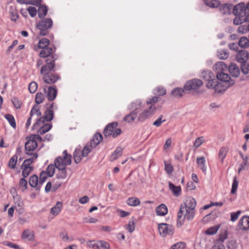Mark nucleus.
I'll return each mask as SVG.
<instances>
[{
	"mask_svg": "<svg viewBox=\"0 0 249 249\" xmlns=\"http://www.w3.org/2000/svg\"><path fill=\"white\" fill-rule=\"evenodd\" d=\"M63 158L58 157L54 160L55 167L59 170L56 174L58 179H65L67 176V172L66 170V166L70 165L71 163V156L67 153V150L63 152Z\"/></svg>",
	"mask_w": 249,
	"mask_h": 249,
	"instance_id": "nucleus-1",
	"label": "nucleus"
},
{
	"mask_svg": "<svg viewBox=\"0 0 249 249\" xmlns=\"http://www.w3.org/2000/svg\"><path fill=\"white\" fill-rule=\"evenodd\" d=\"M103 139L102 135L100 133H96L93 138L84 147L81 152L82 157H86L91 150L98 145Z\"/></svg>",
	"mask_w": 249,
	"mask_h": 249,
	"instance_id": "nucleus-2",
	"label": "nucleus"
},
{
	"mask_svg": "<svg viewBox=\"0 0 249 249\" xmlns=\"http://www.w3.org/2000/svg\"><path fill=\"white\" fill-rule=\"evenodd\" d=\"M195 210L188 209L187 208L181 209L180 207L179 212L178 213L177 226L180 227L183 224L184 220L188 221L192 220L194 217Z\"/></svg>",
	"mask_w": 249,
	"mask_h": 249,
	"instance_id": "nucleus-3",
	"label": "nucleus"
},
{
	"mask_svg": "<svg viewBox=\"0 0 249 249\" xmlns=\"http://www.w3.org/2000/svg\"><path fill=\"white\" fill-rule=\"evenodd\" d=\"M57 58V55L55 54L53 55L51 57H50L48 59H46V64L43 65L40 70L41 74L45 75L51 73L50 72L52 71H55V61L56 60Z\"/></svg>",
	"mask_w": 249,
	"mask_h": 249,
	"instance_id": "nucleus-4",
	"label": "nucleus"
},
{
	"mask_svg": "<svg viewBox=\"0 0 249 249\" xmlns=\"http://www.w3.org/2000/svg\"><path fill=\"white\" fill-rule=\"evenodd\" d=\"M53 20L50 18H45L40 21L37 24V28L40 30L39 35L42 36L48 34V29H50L53 25Z\"/></svg>",
	"mask_w": 249,
	"mask_h": 249,
	"instance_id": "nucleus-5",
	"label": "nucleus"
},
{
	"mask_svg": "<svg viewBox=\"0 0 249 249\" xmlns=\"http://www.w3.org/2000/svg\"><path fill=\"white\" fill-rule=\"evenodd\" d=\"M118 124L117 122H113L106 126L104 130L105 136H112L113 138H116L120 135L121 133V129L117 128Z\"/></svg>",
	"mask_w": 249,
	"mask_h": 249,
	"instance_id": "nucleus-6",
	"label": "nucleus"
},
{
	"mask_svg": "<svg viewBox=\"0 0 249 249\" xmlns=\"http://www.w3.org/2000/svg\"><path fill=\"white\" fill-rule=\"evenodd\" d=\"M206 86L209 89H212L218 92L225 91L230 86L221 82H218L217 79L207 82Z\"/></svg>",
	"mask_w": 249,
	"mask_h": 249,
	"instance_id": "nucleus-7",
	"label": "nucleus"
},
{
	"mask_svg": "<svg viewBox=\"0 0 249 249\" xmlns=\"http://www.w3.org/2000/svg\"><path fill=\"white\" fill-rule=\"evenodd\" d=\"M203 84L201 80L194 79L187 82L184 86V89L186 91H196Z\"/></svg>",
	"mask_w": 249,
	"mask_h": 249,
	"instance_id": "nucleus-8",
	"label": "nucleus"
},
{
	"mask_svg": "<svg viewBox=\"0 0 249 249\" xmlns=\"http://www.w3.org/2000/svg\"><path fill=\"white\" fill-rule=\"evenodd\" d=\"M157 108L155 105H151L150 107L141 113L138 116V121L143 122L145 120L152 116L156 111Z\"/></svg>",
	"mask_w": 249,
	"mask_h": 249,
	"instance_id": "nucleus-9",
	"label": "nucleus"
},
{
	"mask_svg": "<svg viewBox=\"0 0 249 249\" xmlns=\"http://www.w3.org/2000/svg\"><path fill=\"white\" fill-rule=\"evenodd\" d=\"M27 139H28V140L25 144V153L27 155L34 154L35 153L33 152L37 146V142L32 139L31 136L27 138Z\"/></svg>",
	"mask_w": 249,
	"mask_h": 249,
	"instance_id": "nucleus-10",
	"label": "nucleus"
},
{
	"mask_svg": "<svg viewBox=\"0 0 249 249\" xmlns=\"http://www.w3.org/2000/svg\"><path fill=\"white\" fill-rule=\"evenodd\" d=\"M158 229L160 234L162 236H165L167 235H172L174 233V227L168 224H160L159 225Z\"/></svg>",
	"mask_w": 249,
	"mask_h": 249,
	"instance_id": "nucleus-11",
	"label": "nucleus"
},
{
	"mask_svg": "<svg viewBox=\"0 0 249 249\" xmlns=\"http://www.w3.org/2000/svg\"><path fill=\"white\" fill-rule=\"evenodd\" d=\"M43 90L46 94L47 98L49 101H53L56 97L57 90L55 86H44Z\"/></svg>",
	"mask_w": 249,
	"mask_h": 249,
	"instance_id": "nucleus-12",
	"label": "nucleus"
},
{
	"mask_svg": "<svg viewBox=\"0 0 249 249\" xmlns=\"http://www.w3.org/2000/svg\"><path fill=\"white\" fill-rule=\"evenodd\" d=\"M244 16L235 17L233 20V23L235 25H239L244 21L248 20V16L249 15V2L244 8Z\"/></svg>",
	"mask_w": 249,
	"mask_h": 249,
	"instance_id": "nucleus-13",
	"label": "nucleus"
},
{
	"mask_svg": "<svg viewBox=\"0 0 249 249\" xmlns=\"http://www.w3.org/2000/svg\"><path fill=\"white\" fill-rule=\"evenodd\" d=\"M216 77L217 79L220 81V82L224 83V84L228 85L229 86L233 85L234 83V81L231 79L230 75L225 72L216 73Z\"/></svg>",
	"mask_w": 249,
	"mask_h": 249,
	"instance_id": "nucleus-14",
	"label": "nucleus"
},
{
	"mask_svg": "<svg viewBox=\"0 0 249 249\" xmlns=\"http://www.w3.org/2000/svg\"><path fill=\"white\" fill-rule=\"evenodd\" d=\"M42 79L45 83L52 84L59 80L60 76L57 74L50 73L48 74L43 75Z\"/></svg>",
	"mask_w": 249,
	"mask_h": 249,
	"instance_id": "nucleus-15",
	"label": "nucleus"
},
{
	"mask_svg": "<svg viewBox=\"0 0 249 249\" xmlns=\"http://www.w3.org/2000/svg\"><path fill=\"white\" fill-rule=\"evenodd\" d=\"M128 107L129 109L132 110V112H135L136 114H138L142 108V102L141 100H137L131 103Z\"/></svg>",
	"mask_w": 249,
	"mask_h": 249,
	"instance_id": "nucleus-16",
	"label": "nucleus"
},
{
	"mask_svg": "<svg viewBox=\"0 0 249 249\" xmlns=\"http://www.w3.org/2000/svg\"><path fill=\"white\" fill-rule=\"evenodd\" d=\"M236 60L240 63L246 62L249 58V53L246 50L239 51L236 54Z\"/></svg>",
	"mask_w": 249,
	"mask_h": 249,
	"instance_id": "nucleus-17",
	"label": "nucleus"
},
{
	"mask_svg": "<svg viewBox=\"0 0 249 249\" xmlns=\"http://www.w3.org/2000/svg\"><path fill=\"white\" fill-rule=\"evenodd\" d=\"M196 204V200L194 198H189L186 202L181 204L180 207H181L182 210L187 208L195 210Z\"/></svg>",
	"mask_w": 249,
	"mask_h": 249,
	"instance_id": "nucleus-18",
	"label": "nucleus"
},
{
	"mask_svg": "<svg viewBox=\"0 0 249 249\" xmlns=\"http://www.w3.org/2000/svg\"><path fill=\"white\" fill-rule=\"evenodd\" d=\"M244 4L243 3H239L234 7L232 6V13L236 17L244 16Z\"/></svg>",
	"mask_w": 249,
	"mask_h": 249,
	"instance_id": "nucleus-19",
	"label": "nucleus"
},
{
	"mask_svg": "<svg viewBox=\"0 0 249 249\" xmlns=\"http://www.w3.org/2000/svg\"><path fill=\"white\" fill-rule=\"evenodd\" d=\"M53 48L49 47L43 49L39 53V56L42 58H46L48 59L51 57L53 55L55 54L53 53Z\"/></svg>",
	"mask_w": 249,
	"mask_h": 249,
	"instance_id": "nucleus-20",
	"label": "nucleus"
},
{
	"mask_svg": "<svg viewBox=\"0 0 249 249\" xmlns=\"http://www.w3.org/2000/svg\"><path fill=\"white\" fill-rule=\"evenodd\" d=\"M200 77L208 82L214 81L215 79L214 74L211 71L208 70L203 71Z\"/></svg>",
	"mask_w": 249,
	"mask_h": 249,
	"instance_id": "nucleus-21",
	"label": "nucleus"
},
{
	"mask_svg": "<svg viewBox=\"0 0 249 249\" xmlns=\"http://www.w3.org/2000/svg\"><path fill=\"white\" fill-rule=\"evenodd\" d=\"M227 65L223 62H218L213 66V69L215 71L216 73L224 72L227 70Z\"/></svg>",
	"mask_w": 249,
	"mask_h": 249,
	"instance_id": "nucleus-22",
	"label": "nucleus"
},
{
	"mask_svg": "<svg viewBox=\"0 0 249 249\" xmlns=\"http://www.w3.org/2000/svg\"><path fill=\"white\" fill-rule=\"evenodd\" d=\"M239 225L242 230H248L249 229V216L247 215L243 216L239 220Z\"/></svg>",
	"mask_w": 249,
	"mask_h": 249,
	"instance_id": "nucleus-23",
	"label": "nucleus"
},
{
	"mask_svg": "<svg viewBox=\"0 0 249 249\" xmlns=\"http://www.w3.org/2000/svg\"><path fill=\"white\" fill-rule=\"evenodd\" d=\"M232 9V4L225 3L220 8V11L223 15H230Z\"/></svg>",
	"mask_w": 249,
	"mask_h": 249,
	"instance_id": "nucleus-24",
	"label": "nucleus"
},
{
	"mask_svg": "<svg viewBox=\"0 0 249 249\" xmlns=\"http://www.w3.org/2000/svg\"><path fill=\"white\" fill-rule=\"evenodd\" d=\"M29 183L32 187L36 188V189L38 190L40 189V187L38 182V177L36 175H34L32 176L30 178Z\"/></svg>",
	"mask_w": 249,
	"mask_h": 249,
	"instance_id": "nucleus-25",
	"label": "nucleus"
},
{
	"mask_svg": "<svg viewBox=\"0 0 249 249\" xmlns=\"http://www.w3.org/2000/svg\"><path fill=\"white\" fill-rule=\"evenodd\" d=\"M29 155L31 156V157L25 160L23 162L21 167H32L30 165L38 157V154L37 153H34V154Z\"/></svg>",
	"mask_w": 249,
	"mask_h": 249,
	"instance_id": "nucleus-26",
	"label": "nucleus"
},
{
	"mask_svg": "<svg viewBox=\"0 0 249 249\" xmlns=\"http://www.w3.org/2000/svg\"><path fill=\"white\" fill-rule=\"evenodd\" d=\"M228 70L230 74L233 77H236L239 74L238 67L235 64L231 63L228 67Z\"/></svg>",
	"mask_w": 249,
	"mask_h": 249,
	"instance_id": "nucleus-27",
	"label": "nucleus"
},
{
	"mask_svg": "<svg viewBox=\"0 0 249 249\" xmlns=\"http://www.w3.org/2000/svg\"><path fill=\"white\" fill-rule=\"evenodd\" d=\"M53 106V103H52L50 106L49 108L47 109L45 112V115L43 116L46 121L50 122L53 119V112L52 110V108Z\"/></svg>",
	"mask_w": 249,
	"mask_h": 249,
	"instance_id": "nucleus-28",
	"label": "nucleus"
},
{
	"mask_svg": "<svg viewBox=\"0 0 249 249\" xmlns=\"http://www.w3.org/2000/svg\"><path fill=\"white\" fill-rule=\"evenodd\" d=\"M156 213L158 215L164 216L168 213L167 208L164 204H161L157 207Z\"/></svg>",
	"mask_w": 249,
	"mask_h": 249,
	"instance_id": "nucleus-29",
	"label": "nucleus"
},
{
	"mask_svg": "<svg viewBox=\"0 0 249 249\" xmlns=\"http://www.w3.org/2000/svg\"><path fill=\"white\" fill-rule=\"evenodd\" d=\"M39 5L38 9V16L39 18H44L47 14L48 8L47 7L44 5H41L40 3L37 5Z\"/></svg>",
	"mask_w": 249,
	"mask_h": 249,
	"instance_id": "nucleus-30",
	"label": "nucleus"
},
{
	"mask_svg": "<svg viewBox=\"0 0 249 249\" xmlns=\"http://www.w3.org/2000/svg\"><path fill=\"white\" fill-rule=\"evenodd\" d=\"M122 152L123 149L121 147H117L116 149L114 151V152L110 156L109 160L111 161H113L115 160H117L119 157L121 156L122 154Z\"/></svg>",
	"mask_w": 249,
	"mask_h": 249,
	"instance_id": "nucleus-31",
	"label": "nucleus"
},
{
	"mask_svg": "<svg viewBox=\"0 0 249 249\" xmlns=\"http://www.w3.org/2000/svg\"><path fill=\"white\" fill-rule=\"evenodd\" d=\"M22 238L27 239L28 241H33L34 240V233L30 230H26L22 233Z\"/></svg>",
	"mask_w": 249,
	"mask_h": 249,
	"instance_id": "nucleus-32",
	"label": "nucleus"
},
{
	"mask_svg": "<svg viewBox=\"0 0 249 249\" xmlns=\"http://www.w3.org/2000/svg\"><path fill=\"white\" fill-rule=\"evenodd\" d=\"M137 118H138V114H136L135 112L131 111L124 117V121L128 123H130L133 122Z\"/></svg>",
	"mask_w": 249,
	"mask_h": 249,
	"instance_id": "nucleus-33",
	"label": "nucleus"
},
{
	"mask_svg": "<svg viewBox=\"0 0 249 249\" xmlns=\"http://www.w3.org/2000/svg\"><path fill=\"white\" fill-rule=\"evenodd\" d=\"M62 207V203L60 201H58L55 205L51 208V213L54 215H57Z\"/></svg>",
	"mask_w": 249,
	"mask_h": 249,
	"instance_id": "nucleus-34",
	"label": "nucleus"
},
{
	"mask_svg": "<svg viewBox=\"0 0 249 249\" xmlns=\"http://www.w3.org/2000/svg\"><path fill=\"white\" fill-rule=\"evenodd\" d=\"M135 219L134 217H132L129 220L128 224L125 226V228L130 233L132 232L135 230Z\"/></svg>",
	"mask_w": 249,
	"mask_h": 249,
	"instance_id": "nucleus-35",
	"label": "nucleus"
},
{
	"mask_svg": "<svg viewBox=\"0 0 249 249\" xmlns=\"http://www.w3.org/2000/svg\"><path fill=\"white\" fill-rule=\"evenodd\" d=\"M126 203L129 206H137L140 205V201L137 197H131L127 199Z\"/></svg>",
	"mask_w": 249,
	"mask_h": 249,
	"instance_id": "nucleus-36",
	"label": "nucleus"
},
{
	"mask_svg": "<svg viewBox=\"0 0 249 249\" xmlns=\"http://www.w3.org/2000/svg\"><path fill=\"white\" fill-rule=\"evenodd\" d=\"M206 5L212 8L217 7L220 4L218 0H204Z\"/></svg>",
	"mask_w": 249,
	"mask_h": 249,
	"instance_id": "nucleus-37",
	"label": "nucleus"
},
{
	"mask_svg": "<svg viewBox=\"0 0 249 249\" xmlns=\"http://www.w3.org/2000/svg\"><path fill=\"white\" fill-rule=\"evenodd\" d=\"M184 91V89L176 88L172 91L171 93L175 97L178 98L182 96Z\"/></svg>",
	"mask_w": 249,
	"mask_h": 249,
	"instance_id": "nucleus-38",
	"label": "nucleus"
},
{
	"mask_svg": "<svg viewBox=\"0 0 249 249\" xmlns=\"http://www.w3.org/2000/svg\"><path fill=\"white\" fill-rule=\"evenodd\" d=\"M238 44L241 48H246L249 46V40L246 37L243 36L240 38Z\"/></svg>",
	"mask_w": 249,
	"mask_h": 249,
	"instance_id": "nucleus-39",
	"label": "nucleus"
},
{
	"mask_svg": "<svg viewBox=\"0 0 249 249\" xmlns=\"http://www.w3.org/2000/svg\"><path fill=\"white\" fill-rule=\"evenodd\" d=\"M50 43V40L47 38H42L39 41L38 43V47L40 49L46 48V47H49Z\"/></svg>",
	"mask_w": 249,
	"mask_h": 249,
	"instance_id": "nucleus-40",
	"label": "nucleus"
},
{
	"mask_svg": "<svg viewBox=\"0 0 249 249\" xmlns=\"http://www.w3.org/2000/svg\"><path fill=\"white\" fill-rule=\"evenodd\" d=\"M5 118L8 121L10 125L14 128L16 127V123L14 116L10 114H6L4 116Z\"/></svg>",
	"mask_w": 249,
	"mask_h": 249,
	"instance_id": "nucleus-41",
	"label": "nucleus"
},
{
	"mask_svg": "<svg viewBox=\"0 0 249 249\" xmlns=\"http://www.w3.org/2000/svg\"><path fill=\"white\" fill-rule=\"evenodd\" d=\"M169 188L176 196H178L181 191V188L180 186H176L171 182L169 183Z\"/></svg>",
	"mask_w": 249,
	"mask_h": 249,
	"instance_id": "nucleus-42",
	"label": "nucleus"
},
{
	"mask_svg": "<svg viewBox=\"0 0 249 249\" xmlns=\"http://www.w3.org/2000/svg\"><path fill=\"white\" fill-rule=\"evenodd\" d=\"M51 128L52 125L48 124H45L37 130V133L42 135L49 131Z\"/></svg>",
	"mask_w": 249,
	"mask_h": 249,
	"instance_id": "nucleus-43",
	"label": "nucleus"
},
{
	"mask_svg": "<svg viewBox=\"0 0 249 249\" xmlns=\"http://www.w3.org/2000/svg\"><path fill=\"white\" fill-rule=\"evenodd\" d=\"M81 151L79 149H75L73 153V159L76 163H79L82 159Z\"/></svg>",
	"mask_w": 249,
	"mask_h": 249,
	"instance_id": "nucleus-44",
	"label": "nucleus"
},
{
	"mask_svg": "<svg viewBox=\"0 0 249 249\" xmlns=\"http://www.w3.org/2000/svg\"><path fill=\"white\" fill-rule=\"evenodd\" d=\"M18 157L16 155H14L12 156L9 162H8V167L11 169H15L16 167V164L17 163Z\"/></svg>",
	"mask_w": 249,
	"mask_h": 249,
	"instance_id": "nucleus-45",
	"label": "nucleus"
},
{
	"mask_svg": "<svg viewBox=\"0 0 249 249\" xmlns=\"http://www.w3.org/2000/svg\"><path fill=\"white\" fill-rule=\"evenodd\" d=\"M55 165L50 164L47 168L46 171H45V173L48 175V176L50 177H52L53 176L54 173L55 171Z\"/></svg>",
	"mask_w": 249,
	"mask_h": 249,
	"instance_id": "nucleus-46",
	"label": "nucleus"
},
{
	"mask_svg": "<svg viewBox=\"0 0 249 249\" xmlns=\"http://www.w3.org/2000/svg\"><path fill=\"white\" fill-rule=\"evenodd\" d=\"M60 236L61 239L66 242H68L70 241H71L73 240V238L71 237H69L68 236V234L66 231H63L60 233Z\"/></svg>",
	"mask_w": 249,
	"mask_h": 249,
	"instance_id": "nucleus-47",
	"label": "nucleus"
},
{
	"mask_svg": "<svg viewBox=\"0 0 249 249\" xmlns=\"http://www.w3.org/2000/svg\"><path fill=\"white\" fill-rule=\"evenodd\" d=\"M217 56L220 59H225L229 56L228 53L225 50H220L217 51Z\"/></svg>",
	"mask_w": 249,
	"mask_h": 249,
	"instance_id": "nucleus-48",
	"label": "nucleus"
},
{
	"mask_svg": "<svg viewBox=\"0 0 249 249\" xmlns=\"http://www.w3.org/2000/svg\"><path fill=\"white\" fill-rule=\"evenodd\" d=\"M45 121L46 120L43 117H40V118L38 119L37 120L36 122L33 124L32 126V129H35L37 128L38 126H40L43 125L44 124Z\"/></svg>",
	"mask_w": 249,
	"mask_h": 249,
	"instance_id": "nucleus-49",
	"label": "nucleus"
},
{
	"mask_svg": "<svg viewBox=\"0 0 249 249\" xmlns=\"http://www.w3.org/2000/svg\"><path fill=\"white\" fill-rule=\"evenodd\" d=\"M49 177L46 173H45V171H43L41 172L40 174L39 180L38 181L40 187H41V185L46 181L47 178Z\"/></svg>",
	"mask_w": 249,
	"mask_h": 249,
	"instance_id": "nucleus-50",
	"label": "nucleus"
},
{
	"mask_svg": "<svg viewBox=\"0 0 249 249\" xmlns=\"http://www.w3.org/2000/svg\"><path fill=\"white\" fill-rule=\"evenodd\" d=\"M109 244L102 241L97 242V249H109Z\"/></svg>",
	"mask_w": 249,
	"mask_h": 249,
	"instance_id": "nucleus-51",
	"label": "nucleus"
},
{
	"mask_svg": "<svg viewBox=\"0 0 249 249\" xmlns=\"http://www.w3.org/2000/svg\"><path fill=\"white\" fill-rule=\"evenodd\" d=\"M155 94L158 96H162L166 94V89L162 87H157L154 92Z\"/></svg>",
	"mask_w": 249,
	"mask_h": 249,
	"instance_id": "nucleus-52",
	"label": "nucleus"
},
{
	"mask_svg": "<svg viewBox=\"0 0 249 249\" xmlns=\"http://www.w3.org/2000/svg\"><path fill=\"white\" fill-rule=\"evenodd\" d=\"M34 114H36L37 116H40L41 115V112L39 110V107L37 106H34L30 111V115L31 116H33Z\"/></svg>",
	"mask_w": 249,
	"mask_h": 249,
	"instance_id": "nucleus-53",
	"label": "nucleus"
},
{
	"mask_svg": "<svg viewBox=\"0 0 249 249\" xmlns=\"http://www.w3.org/2000/svg\"><path fill=\"white\" fill-rule=\"evenodd\" d=\"M22 169V175L24 178L27 177L31 172L33 170V167H21Z\"/></svg>",
	"mask_w": 249,
	"mask_h": 249,
	"instance_id": "nucleus-54",
	"label": "nucleus"
},
{
	"mask_svg": "<svg viewBox=\"0 0 249 249\" xmlns=\"http://www.w3.org/2000/svg\"><path fill=\"white\" fill-rule=\"evenodd\" d=\"M240 24L241 25L238 28V31L239 32L245 34L249 31L248 30V28H247V22H244V23H241Z\"/></svg>",
	"mask_w": 249,
	"mask_h": 249,
	"instance_id": "nucleus-55",
	"label": "nucleus"
},
{
	"mask_svg": "<svg viewBox=\"0 0 249 249\" xmlns=\"http://www.w3.org/2000/svg\"><path fill=\"white\" fill-rule=\"evenodd\" d=\"M204 142V137L202 136L199 137L195 140L194 143V146L196 149L198 148Z\"/></svg>",
	"mask_w": 249,
	"mask_h": 249,
	"instance_id": "nucleus-56",
	"label": "nucleus"
},
{
	"mask_svg": "<svg viewBox=\"0 0 249 249\" xmlns=\"http://www.w3.org/2000/svg\"><path fill=\"white\" fill-rule=\"evenodd\" d=\"M238 186V181L237 180L236 177H234L233 179V182L231 187V193L234 194L236 193L237 187Z\"/></svg>",
	"mask_w": 249,
	"mask_h": 249,
	"instance_id": "nucleus-57",
	"label": "nucleus"
},
{
	"mask_svg": "<svg viewBox=\"0 0 249 249\" xmlns=\"http://www.w3.org/2000/svg\"><path fill=\"white\" fill-rule=\"evenodd\" d=\"M241 70L244 74L249 73V64L247 62L241 64Z\"/></svg>",
	"mask_w": 249,
	"mask_h": 249,
	"instance_id": "nucleus-58",
	"label": "nucleus"
},
{
	"mask_svg": "<svg viewBox=\"0 0 249 249\" xmlns=\"http://www.w3.org/2000/svg\"><path fill=\"white\" fill-rule=\"evenodd\" d=\"M218 228L217 226L212 227L205 231V233L207 235H213L217 232Z\"/></svg>",
	"mask_w": 249,
	"mask_h": 249,
	"instance_id": "nucleus-59",
	"label": "nucleus"
},
{
	"mask_svg": "<svg viewBox=\"0 0 249 249\" xmlns=\"http://www.w3.org/2000/svg\"><path fill=\"white\" fill-rule=\"evenodd\" d=\"M44 99V95L41 92H38L36 94L35 102L37 104H39L43 101Z\"/></svg>",
	"mask_w": 249,
	"mask_h": 249,
	"instance_id": "nucleus-60",
	"label": "nucleus"
},
{
	"mask_svg": "<svg viewBox=\"0 0 249 249\" xmlns=\"http://www.w3.org/2000/svg\"><path fill=\"white\" fill-rule=\"evenodd\" d=\"M185 247V244L184 242H180L172 245L170 249H183Z\"/></svg>",
	"mask_w": 249,
	"mask_h": 249,
	"instance_id": "nucleus-61",
	"label": "nucleus"
},
{
	"mask_svg": "<svg viewBox=\"0 0 249 249\" xmlns=\"http://www.w3.org/2000/svg\"><path fill=\"white\" fill-rule=\"evenodd\" d=\"M29 90L32 93H35L37 89V84L35 82H31L29 85Z\"/></svg>",
	"mask_w": 249,
	"mask_h": 249,
	"instance_id": "nucleus-62",
	"label": "nucleus"
},
{
	"mask_svg": "<svg viewBox=\"0 0 249 249\" xmlns=\"http://www.w3.org/2000/svg\"><path fill=\"white\" fill-rule=\"evenodd\" d=\"M227 150L226 148H221L219 152V158L221 160V161L223 162L224 158H225L227 154Z\"/></svg>",
	"mask_w": 249,
	"mask_h": 249,
	"instance_id": "nucleus-63",
	"label": "nucleus"
},
{
	"mask_svg": "<svg viewBox=\"0 0 249 249\" xmlns=\"http://www.w3.org/2000/svg\"><path fill=\"white\" fill-rule=\"evenodd\" d=\"M228 247L230 249H236L238 247V243L235 240H231L228 243Z\"/></svg>",
	"mask_w": 249,
	"mask_h": 249,
	"instance_id": "nucleus-64",
	"label": "nucleus"
}]
</instances>
